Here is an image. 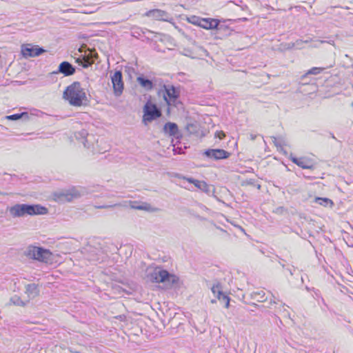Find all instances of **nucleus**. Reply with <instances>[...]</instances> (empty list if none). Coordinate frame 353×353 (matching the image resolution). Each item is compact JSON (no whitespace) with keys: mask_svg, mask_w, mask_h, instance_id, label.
Masks as SVG:
<instances>
[{"mask_svg":"<svg viewBox=\"0 0 353 353\" xmlns=\"http://www.w3.org/2000/svg\"><path fill=\"white\" fill-rule=\"evenodd\" d=\"M63 98L75 107H80L88 101L85 92L79 82L68 85L63 92Z\"/></svg>","mask_w":353,"mask_h":353,"instance_id":"nucleus-1","label":"nucleus"},{"mask_svg":"<svg viewBox=\"0 0 353 353\" xmlns=\"http://www.w3.org/2000/svg\"><path fill=\"white\" fill-rule=\"evenodd\" d=\"M12 218L23 217L27 215H39L48 213L46 208L40 205L15 204L7 209Z\"/></svg>","mask_w":353,"mask_h":353,"instance_id":"nucleus-2","label":"nucleus"},{"mask_svg":"<svg viewBox=\"0 0 353 353\" xmlns=\"http://www.w3.org/2000/svg\"><path fill=\"white\" fill-rule=\"evenodd\" d=\"M149 277L152 282L164 283L168 288L179 285L180 281L176 275L169 273L159 266L154 268Z\"/></svg>","mask_w":353,"mask_h":353,"instance_id":"nucleus-3","label":"nucleus"},{"mask_svg":"<svg viewBox=\"0 0 353 353\" xmlns=\"http://www.w3.org/2000/svg\"><path fill=\"white\" fill-rule=\"evenodd\" d=\"M24 255L28 259L45 263H51L52 261V253L41 247L29 245L24 251Z\"/></svg>","mask_w":353,"mask_h":353,"instance_id":"nucleus-4","label":"nucleus"},{"mask_svg":"<svg viewBox=\"0 0 353 353\" xmlns=\"http://www.w3.org/2000/svg\"><path fill=\"white\" fill-rule=\"evenodd\" d=\"M128 202H124L123 203H115L113 205H100V206H95L96 208L99 209H107L110 208H114V207H127ZM128 203L130 204V206L132 209L139 210H144L147 212H157L159 210L158 208L152 207L150 204L147 203H143L141 205H136V202L134 201H129Z\"/></svg>","mask_w":353,"mask_h":353,"instance_id":"nucleus-5","label":"nucleus"},{"mask_svg":"<svg viewBox=\"0 0 353 353\" xmlns=\"http://www.w3.org/2000/svg\"><path fill=\"white\" fill-rule=\"evenodd\" d=\"M143 123L147 125L152 121L161 117V114L157 106L151 102H147L143 108Z\"/></svg>","mask_w":353,"mask_h":353,"instance_id":"nucleus-6","label":"nucleus"},{"mask_svg":"<svg viewBox=\"0 0 353 353\" xmlns=\"http://www.w3.org/2000/svg\"><path fill=\"white\" fill-rule=\"evenodd\" d=\"M45 52L42 48L32 43H26L21 46V54L25 58L38 57Z\"/></svg>","mask_w":353,"mask_h":353,"instance_id":"nucleus-7","label":"nucleus"},{"mask_svg":"<svg viewBox=\"0 0 353 353\" xmlns=\"http://www.w3.org/2000/svg\"><path fill=\"white\" fill-rule=\"evenodd\" d=\"M54 195L59 201L70 202L74 199L79 198L81 196V193L78 190L75 188H71L68 190H63L57 192Z\"/></svg>","mask_w":353,"mask_h":353,"instance_id":"nucleus-8","label":"nucleus"},{"mask_svg":"<svg viewBox=\"0 0 353 353\" xmlns=\"http://www.w3.org/2000/svg\"><path fill=\"white\" fill-rule=\"evenodd\" d=\"M114 93L117 97L120 96L123 90V83L122 81V73L120 71H116L111 77Z\"/></svg>","mask_w":353,"mask_h":353,"instance_id":"nucleus-9","label":"nucleus"},{"mask_svg":"<svg viewBox=\"0 0 353 353\" xmlns=\"http://www.w3.org/2000/svg\"><path fill=\"white\" fill-rule=\"evenodd\" d=\"M163 88V98L168 105H170L178 98V92L175 88L172 85H164Z\"/></svg>","mask_w":353,"mask_h":353,"instance_id":"nucleus-10","label":"nucleus"},{"mask_svg":"<svg viewBox=\"0 0 353 353\" xmlns=\"http://www.w3.org/2000/svg\"><path fill=\"white\" fill-rule=\"evenodd\" d=\"M203 154L214 160L227 159L229 157V153L222 149H209L205 150Z\"/></svg>","mask_w":353,"mask_h":353,"instance_id":"nucleus-11","label":"nucleus"},{"mask_svg":"<svg viewBox=\"0 0 353 353\" xmlns=\"http://www.w3.org/2000/svg\"><path fill=\"white\" fill-rule=\"evenodd\" d=\"M290 160L303 169H312L314 168L312 161L307 157L296 158L291 155Z\"/></svg>","mask_w":353,"mask_h":353,"instance_id":"nucleus-12","label":"nucleus"},{"mask_svg":"<svg viewBox=\"0 0 353 353\" xmlns=\"http://www.w3.org/2000/svg\"><path fill=\"white\" fill-rule=\"evenodd\" d=\"M189 183H191L194 185L196 188L201 190V191L210 194L212 192V186L209 185L204 181H199L192 178H184ZM214 192V190H212Z\"/></svg>","mask_w":353,"mask_h":353,"instance_id":"nucleus-13","label":"nucleus"},{"mask_svg":"<svg viewBox=\"0 0 353 353\" xmlns=\"http://www.w3.org/2000/svg\"><path fill=\"white\" fill-rule=\"evenodd\" d=\"M25 288V296L23 298H25V300H28V303L31 299H34L39 295V289L34 283L28 284Z\"/></svg>","mask_w":353,"mask_h":353,"instance_id":"nucleus-14","label":"nucleus"},{"mask_svg":"<svg viewBox=\"0 0 353 353\" xmlns=\"http://www.w3.org/2000/svg\"><path fill=\"white\" fill-rule=\"evenodd\" d=\"M219 24V21L216 19L201 18L199 27L206 30H212L216 28Z\"/></svg>","mask_w":353,"mask_h":353,"instance_id":"nucleus-15","label":"nucleus"},{"mask_svg":"<svg viewBox=\"0 0 353 353\" xmlns=\"http://www.w3.org/2000/svg\"><path fill=\"white\" fill-rule=\"evenodd\" d=\"M59 72L70 76L75 72V68L68 61H63L59 66Z\"/></svg>","mask_w":353,"mask_h":353,"instance_id":"nucleus-16","label":"nucleus"},{"mask_svg":"<svg viewBox=\"0 0 353 353\" xmlns=\"http://www.w3.org/2000/svg\"><path fill=\"white\" fill-rule=\"evenodd\" d=\"M148 16L152 17L157 20L167 21L168 19L167 12L158 9L149 11L148 13Z\"/></svg>","mask_w":353,"mask_h":353,"instance_id":"nucleus-17","label":"nucleus"},{"mask_svg":"<svg viewBox=\"0 0 353 353\" xmlns=\"http://www.w3.org/2000/svg\"><path fill=\"white\" fill-rule=\"evenodd\" d=\"M10 303L14 305L25 307L28 303V300L21 298L17 295H14L10 299Z\"/></svg>","mask_w":353,"mask_h":353,"instance_id":"nucleus-18","label":"nucleus"},{"mask_svg":"<svg viewBox=\"0 0 353 353\" xmlns=\"http://www.w3.org/2000/svg\"><path fill=\"white\" fill-rule=\"evenodd\" d=\"M164 131L171 136H174L178 132V127L176 124L169 122L164 125Z\"/></svg>","mask_w":353,"mask_h":353,"instance_id":"nucleus-19","label":"nucleus"},{"mask_svg":"<svg viewBox=\"0 0 353 353\" xmlns=\"http://www.w3.org/2000/svg\"><path fill=\"white\" fill-rule=\"evenodd\" d=\"M137 81L142 87L146 88L147 90H151L152 88V83L148 79H145L143 77H138Z\"/></svg>","mask_w":353,"mask_h":353,"instance_id":"nucleus-20","label":"nucleus"},{"mask_svg":"<svg viewBox=\"0 0 353 353\" xmlns=\"http://www.w3.org/2000/svg\"><path fill=\"white\" fill-rule=\"evenodd\" d=\"M315 202L318 203L319 204L323 205L325 207L330 205L332 207L334 204L333 201L327 198H321V197H316L315 198Z\"/></svg>","mask_w":353,"mask_h":353,"instance_id":"nucleus-21","label":"nucleus"},{"mask_svg":"<svg viewBox=\"0 0 353 353\" xmlns=\"http://www.w3.org/2000/svg\"><path fill=\"white\" fill-rule=\"evenodd\" d=\"M252 298L259 302H263L266 300L263 291L254 292L252 294Z\"/></svg>","mask_w":353,"mask_h":353,"instance_id":"nucleus-22","label":"nucleus"},{"mask_svg":"<svg viewBox=\"0 0 353 353\" xmlns=\"http://www.w3.org/2000/svg\"><path fill=\"white\" fill-rule=\"evenodd\" d=\"M212 292L219 300H221V296H222L221 288L219 285H213L211 288Z\"/></svg>","mask_w":353,"mask_h":353,"instance_id":"nucleus-23","label":"nucleus"},{"mask_svg":"<svg viewBox=\"0 0 353 353\" xmlns=\"http://www.w3.org/2000/svg\"><path fill=\"white\" fill-rule=\"evenodd\" d=\"M23 117H28V113L26 112H23V113H21V114H12V115H9V116H7L6 117V119H8V120H12V121H16V120H18Z\"/></svg>","mask_w":353,"mask_h":353,"instance_id":"nucleus-24","label":"nucleus"},{"mask_svg":"<svg viewBox=\"0 0 353 353\" xmlns=\"http://www.w3.org/2000/svg\"><path fill=\"white\" fill-rule=\"evenodd\" d=\"M221 302H222L223 303H224L225 305V307L226 308H228L229 306H230V298L224 294L223 292H222V296H221V300H219Z\"/></svg>","mask_w":353,"mask_h":353,"instance_id":"nucleus-25","label":"nucleus"},{"mask_svg":"<svg viewBox=\"0 0 353 353\" xmlns=\"http://www.w3.org/2000/svg\"><path fill=\"white\" fill-rule=\"evenodd\" d=\"M200 20H201V18L196 17V16H192V17L188 18V21L190 23H191L194 25H196L198 26H200Z\"/></svg>","mask_w":353,"mask_h":353,"instance_id":"nucleus-26","label":"nucleus"},{"mask_svg":"<svg viewBox=\"0 0 353 353\" xmlns=\"http://www.w3.org/2000/svg\"><path fill=\"white\" fill-rule=\"evenodd\" d=\"M322 71L321 68H313L307 72V74H318Z\"/></svg>","mask_w":353,"mask_h":353,"instance_id":"nucleus-27","label":"nucleus"},{"mask_svg":"<svg viewBox=\"0 0 353 353\" xmlns=\"http://www.w3.org/2000/svg\"><path fill=\"white\" fill-rule=\"evenodd\" d=\"M83 59H84V61H83V63H82V66L83 68H88L92 64V63L89 61V59L88 58H84Z\"/></svg>","mask_w":353,"mask_h":353,"instance_id":"nucleus-28","label":"nucleus"},{"mask_svg":"<svg viewBox=\"0 0 353 353\" xmlns=\"http://www.w3.org/2000/svg\"><path fill=\"white\" fill-rule=\"evenodd\" d=\"M225 136V133L223 131L216 132L215 134V137L219 138V139H223Z\"/></svg>","mask_w":353,"mask_h":353,"instance_id":"nucleus-29","label":"nucleus"},{"mask_svg":"<svg viewBox=\"0 0 353 353\" xmlns=\"http://www.w3.org/2000/svg\"><path fill=\"white\" fill-rule=\"evenodd\" d=\"M78 135H80L83 138H85L88 135V133L85 130H82V131L78 132L77 134H76L77 138H79Z\"/></svg>","mask_w":353,"mask_h":353,"instance_id":"nucleus-30","label":"nucleus"},{"mask_svg":"<svg viewBox=\"0 0 353 353\" xmlns=\"http://www.w3.org/2000/svg\"><path fill=\"white\" fill-rule=\"evenodd\" d=\"M294 43H295V46H297L298 48L301 49V45L303 44V40L298 39L296 41V42Z\"/></svg>","mask_w":353,"mask_h":353,"instance_id":"nucleus-31","label":"nucleus"},{"mask_svg":"<svg viewBox=\"0 0 353 353\" xmlns=\"http://www.w3.org/2000/svg\"><path fill=\"white\" fill-rule=\"evenodd\" d=\"M271 139L277 148L281 147V144L277 141V139L275 137H272Z\"/></svg>","mask_w":353,"mask_h":353,"instance_id":"nucleus-32","label":"nucleus"},{"mask_svg":"<svg viewBox=\"0 0 353 353\" xmlns=\"http://www.w3.org/2000/svg\"><path fill=\"white\" fill-rule=\"evenodd\" d=\"M294 47H295V43H289L287 44L286 48L287 49H292V48H293Z\"/></svg>","mask_w":353,"mask_h":353,"instance_id":"nucleus-33","label":"nucleus"},{"mask_svg":"<svg viewBox=\"0 0 353 353\" xmlns=\"http://www.w3.org/2000/svg\"><path fill=\"white\" fill-rule=\"evenodd\" d=\"M312 41V39H307V40H303V43H307L309 42Z\"/></svg>","mask_w":353,"mask_h":353,"instance_id":"nucleus-34","label":"nucleus"},{"mask_svg":"<svg viewBox=\"0 0 353 353\" xmlns=\"http://www.w3.org/2000/svg\"><path fill=\"white\" fill-rule=\"evenodd\" d=\"M199 48H200V50H201L204 54H205V53L207 52V51H206L205 50H204L203 48L200 47Z\"/></svg>","mask_w":353,"mask_h":353,"instance_id":"nucleus-35","label":"nucleus"},{"mask_svg":"<svg viewBox=\"0 0 353 353\" xmlns=\"http://www.w3.org/2000/svg\"><path fill=\"white\" fill-rule=\"evenodd\" d=\"M317 42L319 43H325L326 41H325L319 40V41H317Z\"/></svg>","mask_w":353,"mask_h":353,"instance_id":"nucleus-36","label":"nucleus"},{"mask_svg":"<svg viewBox=\"0 0 353 353\" xmlns=\"http://www.w3.org/2000/svg\"><path fill=\"white\" fill-rule=\"evenodd\" d=\"M313 48H318L319 47V45L318 44H314L312 46Z\"/></svg>","mask_w":353,"mask_h":353,"instance_id":"nucleus-37","label":"nucleus"},{"mask_svg":"<svg viewBox=\"0 0 353 353\" xmlns=\"http://www.w3.org/2000/svg\"><path fill=\"white\" fill-rule=\"evenodd\" d=\"M185 55H187V54H185ZM189 57H192V58H195V57H194V56H193V55H190V54L189 55Z\"/></svg>","mask_w":353,"mask_h":353,"instance_id":"nucleus-38","label":"nucleus"},{"mask_svg":"<svg viewBox=\"0 0 353 353\" xmlns=\"http://www.w3.org/2000/svg\"><path fill=\"white\" fill-rule=\"evenodd\" d=\"M251 139H252V140H254V139H255V137H254V136H252H252H251Z\"/></svg>","mask_w":353,"mask_h":353,"instance_id":"nucleus-39","label":"nucleus"},{"mask_svg":"<svg viewBox=\"0 0 353 353\" xmlns=\"http://www.w3.org/2000/svg\"><path fill=\"white\" fill-rule=\"evenodd\" d=\"M83 145H84L85 147H87V145H86L85 142H83Z\"/></svg>","mask_w":353,"mask_h":353,"instance_id":"nucleus-40","label":"nucleus"},{"mask_svg":"<svg viewBox=\"0 0 353 353\" xmlns=\"http://www.w3.org/2000/svg\"><path fill=\"white\" fill-rule=\"evenodd\" d=\"M211 302H212V303H215V301L212 300V301H211Z\"/></svg>","mask_w":353,"mask_h":353,"instance_id":"nucleus-41","label":"nucleus"},{"mask_svg":"<svg viewBox=\"0 0 353 353\" xmlns=\"http://www.w3.org/2000/svg\"><path fill=\"white\" fill-rule=\"evenodd\" d=\"M77 62H80L79 59H77Z\"/></svg>","mask_w":353,"mask_h":353,"instance_id":"nucleus-42","label":"nucleus"}]
</instances>
